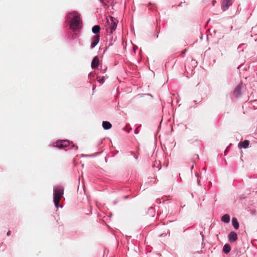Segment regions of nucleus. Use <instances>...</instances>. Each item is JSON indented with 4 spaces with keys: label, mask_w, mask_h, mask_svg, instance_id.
Here are the masks:
<instances>
[{
    "label": "nucleus",
    "mask_w": 257,
    "mask_h": 257,
    "mask_svg": "<svg viewBox=\"0 0 257 257\" xmlns=\"http://www.w3.org/2000/svg\"><path fill=\"white\" fill-rule=\"evenodd\" d=\"M100 27L99 25H95L92 29V31L94 34L98 35L100 32Z\"/></svg>",
    "instance_id": "f8f14e48"
},
{
    "label": "nucleus",
    "mask_w": 257,
    "mask_h": 257,
    "mask_svg": "<svg viewBox=\"0 0 257 257\" xmlns=\"http://www.w3.org/2000/svg\"><path fill=\"white\" fill-rule=\"evenodd\" d=\"M64 190L62 188H57L54 190V202L56 208L58 207L60 200L63 195Z\"/></svg>",
    "instance_id": "f03ea898"
},
{
    "label": "nucleus",
    "mask_w": 257,
    "mask_h": 257,
    "mask_svg": "<svg viewBox=\"0 0 257 257\" xmlns=\"http://www.w3.org/2000/svg\"><path fill=\"white\" fill-rule=\"evenodd\" d=\"M229 239L231 241H235L237 239V236L235 232H231L228 235Z\"/></svg>",
    "instance_id": "1a4fd4ad"
},
{
    "label": "nucleus",
    "mask_w": 257,
    "mask_h": 257,
    "mask_svg": "<svg viewBox=\"0 0 257 257\" xmlns=\"http://www.w3.org/2000/svg\"><path fill=\"white\" fill-rule=\"evenodd\" d=\"M102 126H103V127L104 128V129L108 130L111 127L112 125L108 121H103L102 122Z\"/></svg>",
    "instance_id": "9b49d317"
},
{
    "label": "nucleus",
    "mask_w": 257,
    "mask_h": 257,
    "mask_svg": "<svg viewBox=\"0 0 257 257\" xmlns=\"http://www.w3.org/2000/svg\"><path fill=\"white\" fill-rule=\"evenodd\" d=\"M97 80L100 83H103L104 82V79H105V78H104V76H102V77H101V76H98L97 77Z\"/></svg>",
    "instance_id": "dca6fc26"
},
{
    "label": "nucleus",
    "mask_w": 257,
    "mask_h": 257,
    "mask_svg": "<svg viewBox=\"0 0 257 257\" xmlns=\"http://www.w3.org/2000/svg\"><path fill=\"white\" fill-rule=\"evenodd\" d=\"M249 142L247 140H245L243 142L239 143L238 145V147L240 148H244L246 149L248 148L249 145Z\"/></svg>",
    "instance_id": "9d476101"
},
{
    "label": "nucleus",
    "mask_w": 257,
    "mask_h": 257,
    "mask_svg": "<svg viewBox=\"0 0 257 257\" xmlns=\"http://www.w3.org/2000/svg\"><path fill=\"white\" fill-rule=\"evenodd\" d=\"M55 146L60 149H64L69 147V149H74L75 150L78 149V147H75L74 145H70V143L67 140H60L57 141L54 145Z\"/></svg>",
    "instance_id": "7ed1b4c3"
},
{
    "label": "nucleus",
    "mask_w": 257,
    "mask_h": 257,
    "mask_svg": "<svg viewBox=\"0 0 257 257\" xmlns=\"http://www.w3.org/2000/svg\"><path fill=\"white\" fill-rule=\"evenodd\" d=\"M11 231L10 230H9V231H8L7 233V235L8 236H9V235H10L11 234Z\"/></svg>",
    "instance_id": "f3484780"
},
{
    "label": "nucleus",
    "mask_w": 257,
    "mask_h": 257,
    "mask_svg": "<svg viewBox=\"0 0 257 257\" xmlns=\"http://www.w3.org/2000/svg\"><path fill=\"white\" fill-rule=\"evenodd\" d=\"M221 220L225 223H228L230 221V216L228 214L224 215L222 218Z\"/></svg>",
    "instance_id": "ddd939ff"
},
{
    "label": "nucleus",
    "mask_w": 257,
    "mask_h": 257,
    "mask_svg": "<svg viewBox=\"0 0 257 257\" xmlns=\"http://www.w3.org/2000/svg\"><path fill=\"white\" fill-rule=\"evenodd\" d=\"M99 65V59L96 56L95 57L92 61L91 67L92 68H96Z\"/></svg>",
    "instance_id": "6e6552de"
},
{
    "label": "nucleus",
    "mask_w": 257,
    "mask_h": 257,
    "mask_svg": "<svg viewBox=\"0 0 257 257\" xmlns=\"http://www.w3.org/2000/svg\"><path fill=\"white\" fill-rule=\"evenodd\" d=\"M111 21V24L109 27L110 33H112L116 29L118 21L114 18L111 17L110 18Z\"/></svg>",
    "instance_id": "20e7f679"
},
{
    "label": "nucleus",
    "mask_w": 257,
    "mask_h": 257,
    "mask_svg": "<svg viewBox=\"0 0 257 257\" xmlns=\"http://www.w3.org/2000/svg\"><path fill=\"white\" fill-rule=\"evenodd\" d=\"M242 85V83H240L239 85H238L235 88L234 91V95L235 96V97H238L240 95Z\"/></svg>",
    "instance_id": "0eeeda50"
},
{
    "label": "nucleus",
    "mask_w": 257,
    "mask_h": 257,
    "mask_svg": "<svg viewBox=\"0 0 257 257\" xmlns=\"http://www.w3.org/2000/svg\"><path fill=\"white\" fill-rule=\"evenodd\" d=\"M100 36L99 35H96L93 36L92 39V42L91 44V47L94 48L99 42Z\"/></svg>",
    "instance_id": "423d86ee"
},
{
    "label": "nucleus",
    "mask_w": 257,
    "mask_h": 257,
    "mask_svg": "<svg viewBox=\"0 0 257 257\" xmlns=\"http://www.w3.org/2000/svg\"><path fill=\"white\" fill-rule=\"evenodd\" d=\"M68 20H70V28L74 31L77 30L79 28L80 25V17L76 12L70 13L67 16Z\"/></svg>",
    "instance_id": "f257e3e1"
},
{
    "label": "nucleus",
    "mask_w": 257,
    "mask_h": 257,
    "mask_svg": "<svg viewBox=\"0 0 257 257\" xmlns=\"http://www.w3.org/2000/svg\"><path fill=\"white\" fill-rule=\"evenodd\" d=\"M83 190H84V191L85 192V189H86V188H85V186H83Z\"/></svg>",
    "instance_id": "a211bd4d"
},
{
    "label": "nucleus",
    "mask_w": 257,
    "mask_h": 257,
    "mask_svg": "<svg viewBox=\"0 0 257 257\" xmlns=\"http://www.w3.org/2000/svg\"><path fill=\"white\" fill-rule=\"evenodd\" d=\"M230 246L228 244H225L223 248V251L225 253H228L230 250Z\"/></svg>",
    "instance_id": "2eb2a0df"
},
{
    "label": "nucleus",
    "mask_w": 257,
    "mask_h": 257,
    "mask_svg": "<svg viewBox=\"0 0 257 257\" xmlns=\"http://www.w3.org/2000/svg\"><path fill=\"white\" fill-rule=\"evenodd\" d=\"M232 225L235 229H237L239 227V224L236 218H233L232 219Z\"/></svg>",
    "instance_id": "4468645a"
},
{
    "label": "nucleus",
    "mask_w": 257,
    "mask_h": 257,
    "mask_svg": "<svg viewBox=\"0 0 257 257\" xmlns=\"http://www.w3.org/2000/svg\"><path fill=\"white\" fill-rule=\"evenodd\" d=\"M232 5L231 0H223L221 8L223 11H226Z\"/></svg>",
    "instance_id": "39448f33"
}]
</instances>
